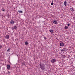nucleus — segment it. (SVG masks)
<instances>
[{"instance_id":"9d476101","label":"nucleus","mask_w":75,"mask_h":75,"mask_svg":"<svg viewBox=\"0 0 75 75\" xmlns=\"http://www.w3.org/2000/svg\"><path fill=\"white\" fill-rule=\"evenodd\" d=\"M49 31L50 33H54V30L52 29H50L49 30Z\"/></svg>"},{"instance_id":"6ab92c4d","label":"nucleus","mask_w":75,"mask_h":75,"mask_svg":"<svg viewBox=\"0 0 75 75\" xmlns=\"http://www.w3.org/2000/svg\"><path fill=\"white\" fill-rule=\"evenodd\" d=\"M3 46L1 45H0V48H1Z\"/></svg>"},{"instance_id":"4468645a","label":"nucleus","mask_w":75,"mask_h":75,"mask_svg":"<svg viewBox=\"0 0 75 75\" xmlns=\"http://www.w3.org/2000/svg\"><path fill=\"white\" fill-rule=\"evenodd\" d=\"M70 10L71 11H74V10H73V8H71Z\"/></svg>"},{"instance_id":"a211bd4d","label":"nucleus","mask_w":75,"mask_h":75,"mask_svg":"<svg viewBox=\"0 0 75 75\" xmlns=\"http://www.w3.org/2000/svg\"><path fill=\"white\" fill-rule=\"evenodd\" d=\"M63 58H65V55H63L62 56Z\"/></svg>"},{"instance_id":"2eb2a0df","label":"nucleus","mask_w":75,"mask_h":75,"mask_svg":"<svg viewBox=\"0 0 75 75\" xmlns=\"http://www.w3.org/2000/svg\"><path fill=\"white\" fill-rule=\"evenodd\" d=\"M14 29H16L17 28V26H14Z\"/></svg>"},{"instance_id":"b1692460","label":"nucleus","mask_w":75,"mask_h":75,"mask_svg":"<svg viewBox=\"0 0 75 75\" xmlns=\"http://www.w3.org/2000/svg\"><path fill=\"white\" fill-rule=\"evenodd\" d=\"M73 19H74V20H75V18L74 17H73Z\"/></svg>"},{"instance_id":"f8f14e48","label":"nucleus","mask_w":75,"mask_h":75,"mask_svg":"<svg viewBox=\"0 0 75 75\" xmlns=\"http://www.w3.org/2000/svg\"><path fill=\"white\" fill-rule=\"evenodd\" d=\"M68 28V26H65V30H67Z\"/></svg>"},{"instance_id":"4be33fe9","label":"nucleus","mask_w":75,"mask_h":75,"mask_svg":"<svg viewBox=\"0 0 75 75\" xmlns=\"http://www.w3.org/2000/svg\"><path fill=\"white\" fill-rule=\"evenodd\" d=\"M67 25H68V26H69V25H70V24L69 23H68L67 24Z\"/></svg>"},{"instance_id":"dca6fc26","label":"nucleus","mask_w":75,"mask_h":75,"mask_svg":"<svg viewBox=\"0 0 75 75\" xmlns=\"http://www.w3.org/2000/svg\"><path fill=\"white\" fill-rule=\"evenodd\" d=\"M7 16L8 18H9V17L10 16V15H9V14H8L7 15Z\"/></svg>"},{"instance_id":"ddd939ff","label":"nucleus","mask_w":75,"mask_h":75,"mask_svg":"<svg viewBox=\"0 0 75 75\" xmlns=\"http://www.w3.org/2000/svg\"><path fill=\"white\" fill-rule=\"evenodd\" d=\"M18 12L20 13H23V11H18Z\"/></svg>"},{"instance_id":"a878e982","label":"nucleus","mask_w":75,"mask_h":75,"mask_svg":"<svg viewBox=\"0 0 75 75\" xmlns=\"http://www.w3.org/2000/svg\"><path fill=\"white\" fill-rule=\"evenodd\" d=\"M52 3H54V1L52 0Z\"/></svg>"},{"instance_id":"5701e85b","label":"nucleus","mask_w":75,"mask_h":75,"mask_svg":"<svg viewBox=\"0 0 75 75\" xmlns=\"http://www.w3.org/2000/svg\"><path fill=\"white\" fill-rule=\"evenodd\" d=\"M46 39H47V38H46V37H44V39L45 40H46Z\"/></svg>"},{"instance_id":"412c9836","label":"nucleus","mask_w":75,"mask_h":75,"mask_svg":"<svg viewBox=\"0 0 75 75\" xmlns=\"http://www.w3.org/2000/svg\"><path fill=\"white\" fill-rule=\"evenodd\" d=\"M51 6H53V3H52L51 4Z\"/></svg>"},{"instance_id":"393cba45","label":"nucleus","mask_w":75,"mask_h":75,"mask_svg":"<svg viewBox=\"0 0 75 75\" xmlns=\"http://www.w3.org/2000/svg\"><path fill=\"white\" fill-rule=\"evenodd\" d=\"M8 74H10V71H8Z\"/></svg>"},{"instance_id":"20e7f679","label":"nucleus","mask_w":75,"mask_h":75,"mask_svg":"<svg viewBox=\"0 0 75 75\" xmlns=\"http://www.w3.org/2000/svg\"><path fill=\"white\" fill-rule=\"evenodd\" d=\"M6 67H7V69H8V70H10V65H9L8 64L6 66Z\"/></svg>"},{"instance_id":"6e6552de","label":"nucleus","mask_w":75,"mask_h":75,"mask_svg":"<svg viewBox=\"0 0 75 75\" xmlns=\"http://www.w3.org/2000/svg\"><path fill=\"white\" fill-rule=\"evenodd\" d=\"M67 1H64V6H67Z\"/></svg>"},{"instance_id":"39448f33","label":"nucleus","mask_w":75,"mask_h":75,"mask_svg":"<svg viewBox=\"0 0 75 75\" xmlns=\"http://www.w3.org/2000/svg\"><path fill=\"white\" fill-rule=\"evenodd\" d=\"M51 62L52 63H54V62H57V60L55 59H53L52 60Z\"/></svg>"},{"instance_id":"7ed1b4c3","label":"nucleus","mask_w":75,"mask_h":75,"mask_svg":"<svg viewBox=\"0 0 75 75\" xmlns=\"http://www.w3.org/2000/svg\"><path fill=\"white\" fill-rule=\"evenodd\" d=\"M60 46H61V47L64 46V43L62 42L60 43Z\"/></svg>"},{"instance_id":"0eeeda50","label":"nucleus","mask_w":75,"mask_h":75,"mask_svg":"<svg viewBox=\"0 0 75 75\" xmlns=\"http://www.w3.org/2000/svg\"><path fill=\"white\" fill-rule=\"evenodd\" d=\"M10 23L11 24H12V25H13V24H14V21L13 20H11L10 21Z\"/></svg>"},{"instance_id":"f257e3e1","label":"nucleus","mask_w":75,"mask_h":75,"mask_svg":"<svg viewBox=\"0 0 75 75\" xmlns=\"http://www.w3.org/2000/svg\"><path fill=\"white\" fill-rule=\"evenodd\" d=\"M40 68L42 70H44L45 69V66L44 65H42L41 64V63H40Z\"/></svg>"},{"instance_id":"423d86ee","label":"nucleus","mask_w":75,"mask_h":75,"mask_svg":"<svg viewBox=\"0 0 75 75\" xmlns=\"http://www.w3.org/2000/svg\"><path fill=\"white\" fill-rule=\"evenodd\" d=\"M53 23H54V24H57L58 23V22L57 20H54L53 21Z\"/></svg>"},{"instance_id":"bb28decb","label":"nucleus","mask_w":75,"mask_h":75,"mask_svg":"<svg viewBox=\"0 0 75 75\" xmlns=\"http://www.w3.org/2000/svg\"><path fill=\"white\" fill-rule=\"evenodd\" d=\"M2 11H4L5 10L4 9H3L2 10Z\"/></svg>"},{"instance_id":"f03ea898","label":"nucleus","mask_w":75,"mask_h":75,"mask_svg":"<svg viewBox=\"0 0 75 75\" xmlns=\"http://www.w3.org/2000/svg\"><path fill=\"white\" fill-rule=\"evenodd\" d=\"M66 49H67V48L64 47V48H63V49H62L61 50V52H65V51H66Z\"/></svg>"},{"instance_id":"f3484780","label":"nucleus","mask_w":75,"mask_h":75,"mask_svg":"<svg viewBox=\"0 0 75 75\" xmlns=\"http://www.w3.org/2000/svg\"><path fill=\"white\" fill-rule=\"evenodd\" d=\"M25 45H28V43L27 42H25Z\"/></svg>"},{"instance_id":"9b49d317","label":"nucleus","mask_w":75,"mask_h":75,"mask_svg":"<svg viewBox=\"0 0 75 75\" xmlns=\"http://www.w3.org/2000/svg\"><path fill=\"white\" fill-rule=\"evenodd\" d=\"M10 50H11L10 48H9L7 51V52H10Z\"/></svg>"},{"instance_id":"aec40b11","label":"nucleus","mask_w":75,"mask_h":75,"mask_svg":"<svg viewBox=\"0 0 75 75\" xmlns=\"http://www.w3.org/2000/svg\"><path fill=\"white\" fill-rule=\"evenodd\" d=\"M22 65H25V64L24 63H22Z\"/></svg>"},{"instance_id":"1a4fd4ad","label":"nucleus","mask_w":75,"mask_h":75,"mask_svg":"<svg viewBox=\"0 0 75 75\" xmlns=\"http://www.w3.org/2000/svg\"><path fill=\"white\" fill-rule=\"evenodd\" d=\"M9 35H6L5 36V38H6V39H8L9 38Z\"/></svg>"}]
</instances>
